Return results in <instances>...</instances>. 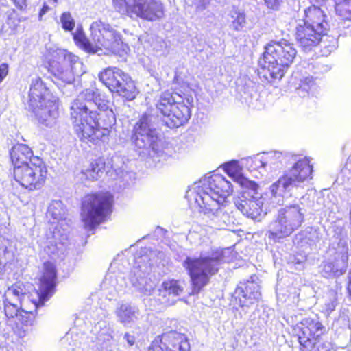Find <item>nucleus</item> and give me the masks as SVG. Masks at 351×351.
Returning a JSON list of instances; mask_svg holds the SVG:
<instances>
[{
  "instance_id": "obj_11",
  "label": "nucleus",
  "mask_w": 351,
  "mask_h": 351,
  "mask_svg": "<svg viewBox=\"0 0 351 351\" xmlns=\"http://www.w3.org/2000/svg\"><path fill=\"white\" fill-rule=\"evenodd\" d=\"M193 90L187 82H182L176 88V95L180 99L171 112V114L164 121L169 128H176L187 123L191 117L193 107Z\"/></svg>"
},
{
  "instance_id": "obj_25",
  "label": "nucleus",
  "mask_w": 351,
  "mask_h": 351,
  "mask_svg": "<svg viewBox=\"0 0 351 351\" xmlns=\"http://www.w3.org/2000/svg\"><path fill=\"white\" fill-rule=\"evenodd\" d=\"M16 319V327L14 332L19 337H22L25 335L27 330V328H24V327L27 328L33 325L35 319V313L33 311H25L21 308Z\"/></svg>"
},
{
  "instance_id": "obj_26",
  "label": "nucleus",
  "mask_w": 351,
  "mask_h": 351,
  "mask_svg": "<svg viewBox=\"0 0 351 351\" xmlns=\"http://www.w3.org/2000/svg\"><path fill=\"white\" fill-rule=\"evenodd\" d=\"M73 37L75 44L80 49L88 53H95L92 40H89L82 28H77Z\"/></svg>"
},
{
  "instance_id": "obj_41",
  "label": "nucleus",
  "mask_w": 351,
  "mask_h": 351,
  "mask_svg": "<svg viewBox=\"0 0 351 351\" xmlns=\"http://www.w3.org/2000/svg\"><path fill=\"white\" fill-rule=\"evenodd\" d=\"M124 338L130 346H133L134 344L135 340L134 336L128 333H125L124 335Z\"/></svg>"
},
{
  "instance_id": "obj_30",
  "label": "nucleus",
  "mask_w": 351,
  "mask_h": 351,
  "mask_svg": "<svg viewBox=\"0 0 351 351\" xmlns=\"http://www.w3.org/2000/svg\"><path fill=\"white\" fill-rule=\"evenodd\" d=\"M232 19L230 26L235 32H240L245 27L247 24L246 15L243 12L235 10L232 11L231 14Z\"/></svg>"
},
{
  "instance_id": "obj_10",
  "label": "nucleus",
  "mask_w": 351,
  "mask_h": 351,
  "mask_svg": "<svg viewBox=\"0 0 351 351\" xmlns=\"http://www.w3.org/2000/svg\"><path fill=\"white\" fill-rule=\"evenodd\" d=\"M28 165L14 169V181L24 190H41L48 179V169L43 158H34Z\"/></svg>"
},
{
  "instance_id": "obj_44",
  "label": "nucleus",
  "mask_w": 351,
  "mask_h": 351,
  "mask_svg": "<svg viewBox=\"0 0 351 351\" xmlns=\"http://www.w3.org/2000/svg\"><path fill=\"white\" fill-rule=\"evenodd\" d=\"M95 104H97V108L99 107V106H100V107H101V106H104L105 107L109 108L106 104H102V105H101V104H97V102H95Z\"/></svg>"
},
{
  "instance_id": "obj_15",
  "label": "nucleus",
  "mask_w": 351,
  "mask_h": 351,
  "mask_svg": "<svg viewBox=\"0 0 351 351\" xmlns=\"http://www.w3.org/2000/svg\"><path fill=\"white\" fill-rule=\"evenodd\" d=\"M58 270L55 264L49 261L43 263V271L38 279L36 306L43 305L55 293L57 284Z\"/></svg>"
},
{
  "instance_id": "obj_18",
  "label": "nucleus",
  "mask_w": 351,
  "mask_h": 351,
  "mask_svg": "<svg viewBox=\"0 0 351 351\" xmlns=\"http://www.w3.org/2000/svg\"><path fill=\"white\" fill-rule=\"evenodd\" d=\"M186 281L184 279L167 278L162 281L158 290L162 302L167 305H173L176 300L173 298L178 297L184 293Z\"/></svg>"
},
{
  "instance_id": "obj_34",
  "label": "nucleus",
  "mask_w": 351,
  "mask_h": 351,
  "mask_svg": "<svg viewBox=\"0 0 351 351\" xmlns=\"http://www.w3.org/2000/svg\"><path fill=\"white\" fill-rule=\"evenodd\" d=\"M148 127V117L146 114L142 115L134 126V131L136 134H141Z\"/></svg>"
},
{
  "instance_id": "obj_9",
  "label": "nucleus",
  "mask_w": 351,
  "mask_h": 351,
  "mask_svg": "<svg viewBox=\"0 0 351 351\" xmlns=\"http://www.w3.org/2000/svg\"><path fill=\"white\" fill-rule=\"evenodd\" d=\"M304 218V214L298 205H289L281 208L267 231L268 238L276 242L290 236L301 227Z\"/></svg>"
},
{
  "instance_id": "obj_37",
  "label": "nucleus",
  "mask_w": 351,
  "mask_h": 351,
  "mask_svg": "<svg viewBox=\"0 0 351 351\" xmlns=\"http://www.w3.org/2000/svg\"><path fill=\"white\" fill-rule=\"evenodd\" d=\"M265 5L269 9L277 10L280 3H282V0H264Z\"/></svg>"
},
{
  "instance_id": "obj_13",
  "label": "nucleus",
  "mask_w": 351,
  "mask_h": 351,
  "mask_svg": "<svg viewBox=\"0 0 351 351\" xmlns=\"http://www.w3.org/2000/svg\"><path fill=\"white\" fill-rule=\"evenodd\" d=\"M236 182L242 188L241 197L235 202L236 207L245 216L252 219L260 217L262 213V206L256 199L258 185L243 176H239Z\"/></svg>"
},
{
  "instance_id": "obj_23",
  "label": "nucleus",
  "mask_w": 351,
  "mask_h": 351,
  "mask_svg": "<svg viewBox=\"0 0 351 351\" xmlns=\"http://www.w3.org/2000/svg\"><path fill=\"white\" fill-rule=\"evenodd\" d=\"M127 73L116 66H108L98 74L100 82L112 93L119 87Z\"/></svg>"
},
{
  "instance_id": "obj_19",
  "label": "nucleus",
  "mask_w": 351,
  "mask_h": 351,
  "mask_svg": "<svg viewBox=\"0 0 351 351\" xmlns=\"http://www.w3.org/2000/svg\"><path fill=\"white\" fill-rule=\"evenodd\" d=\"M303 24L313 28L327 32L329 29V21L325 11L319 6L311 4L304 9Z\"/></svg>"
},
{
  "instance_id": "obj_29",
  "label": "nucleus",
  "mask_w": 351,
  "mask_h": 351,
  "mask_svg": "<svg viewBox=\"0 0 351 351\" xmlns=\"http://www.w3.org/2000/svg\"><path fill=\"white\" fill-rule=\"evenodd\" d=\"M106 169V162L104 158L99 157L93 160L90 164L88 169L86 170L87 173L92 177L93 179H97L99 174L103 173Z\"/></svg>"
},
{
  "instance_id": "obj_1",
  "label": "nucleus",
  "mask_w": 351,
  "mask_h": 351,
  "mask_svg": "<svg viewBox=\"0 0 351 351\" xmlns=\"http://www.w3.org/2000/svg\"><path fill=\"white\" fill-rule=\"evenodd\" d=\"M70 118L79 140L95 145L108 141L117 123L112 108L99 106L98 110H91L78 99L70 108Z\"/></svg>"
},
{
  "instance_id": "obj_12",
  "label": "nucleus",
  "mask_w": 351,
  "mask_h": 351,
  "mask_svg": "<svg viewBox=\"0 0 351 351\" xmlns=\"http://www.w3.org/2000/svg\"><path fill=\"white\" fill-rule=\"evenodd\" d=\"M313 171V167L308 158H300L271 185V193L276 196L279 193L280 187L285 190L291 186H300V184L312 179Z\"/></svg>"
},
{
  "instance_id": "obj_2",
  "label": "nucleus",
  "mask_w": 351,
  "mask_h": 351,
  "mask_svg": "<svg viewBox=\"0 0 351 351\" xmlns=\"http://www.w3.org/2000/svg\"><path fill=\"white\" fill-rule=\"evenodd\" d=\"M298 51L290 40L271 39L265 46L263 53V67L267 74L265 77L271 81L280 80L295 62Z\"/></svg>"
},
{
  "instance_id": "obj_6",
  "label": "nucleus",
  "mask_w": 351,
  "mask_h": 351,
  "mask_svg": "<svg viewBox=\"0 0 351 351\" xmlns=\"http://www.w3.org/2000/svg\"><path fill=\"white\" fill-rule=\"evenodd\" d=\"M112 2L115 11L123 18L154 22L165 17V6L160 0H112Z\"/></svg>"
},
{
  "instance_id": "obj_42",
  "label": "nucleus",
  "mask_w": 351,
  "mask_h": 351,
  "mask_svg": "<svg viewBox=\"0 0 351 351\" xmlns=\"http://www.w3.org/2000/svg\"><path fill=\"white\" fill-rule=\"evenodd\" d=\"M95 95V93L92 90H86V93H85V95L87 96H90V95H92L93 97Z\"/></svg>"
},
{
  "instance_id": "obj_4",
  "label": "nucleus",
  "mask_w": 351,
  "mask_h": 351,
  "mask_svg": "<svg viewBox=\"0 0 351 351\" xmlns=\"http://www.w3.org/2000/svg\"><path fill=\"white\" fill-rule=\"evenodd\" d=\"M114 198L107 191H99L84 195L81 202L80 217L86 229L95 230L108 221L113 212Z\"/></svg>"
},
{
  "instance_id": "obj_36",
  "label": "nucleus",
  "mask_w": 351,
  "mask_h": 351,
  "mask_svg": "<svg viewBox=\"0 0 351 351\" xmlns=\"http://www.w3.org/2000/svg\"><path fill=\"white\" fill-rule=\"evenodd\" d=\"M9 72V66L7 63L0 64V83L6 77Z\"/></svg>"
},
{
  "instance_id": "obj_28",
  "label": "nucleus",
  "mask_w": 351,
  "mask_h": 351,
  "mask_svg": "<svg viewBox=\"0 0 351 351\" xmlns=\"http://www.w3.org/2000/svg\"><path fill=\"white\" fill-rule=\"evenodd\" d=\"M335 10L343 20L351 21V0H333Z\"/></svg>"
},
{
  "instance_id": "obj_22",
  "label": "nucleus",
  "mask_w": 351,
  "mask_h": 351,
  "mask_svg": "<svg viewBox=\"0 0 351 351\" xmlns=\"http://www.w3.org/2000/svg\"><path fill=\"white\" fill-rule=\"evenodd\" d=\"M179 100L180 99L176 95V88L173 91L164 90L159 95L155 106L163 121L171 114L172 109Z\"/></svg>"
},
{
  "instance_id": "obj_40",
  "label": "nucleus",
  "mask_w": 351,
  "mask_h": 351,
  "mask_svg": "<svg viewBox=\"0 0 351 351\" xmlns=\"http://www.w3.org/2000/svg\"><path fill=\"white\" fill-rule=\"evenodd\" d=\"M15 5L20 10H23L27 6V0H12Z\"/></svg>"
},
{
  "instance_id": "obj_43",
  "label": "nucleus",
  "mask_w": 351,
  "mask_h": 351,
  "mask_svg": "<svg viewBox=\"0 0 351 351\" xmlns=\"http://www.w3.org/2000/svg\"><path fill=\"white\" fill-rule=\"evenodd\" d=\"M62 0H49L53 4L58 5Z\"/></svg>"
},
{
  "instance_id": "obj_3",
  "label": "nucleus",
  "mask_w": 351,
  "mask_h": 351,
  "mask_svg": "<svg viewBox=\"0 0 351 351\" xmlns=\"http://www.w3.org/2000/svg\"><path fill=\"white\" fill-rule=\"evenodd\" d=\"M223 258L221 251L215 250L210 256H187L184 260L182 266L190 278L189 295H197L210 283L211 278L219 272Z\"/></svg>"
},
{
  "instance_id": "obj_8",
  "label": "nucleus",
  "mask_w": 351,
  "mask_h": 351,
  "mask_svg": "<svg viewBox=\"0 0 351 351\" xmlns=\"http://www.w3.org/2000/svg\"><path fill=\"white\" fill-rule=\"evenodd\" d=\"M51 92L41 77L34 79L28 93L27 104L32 112L41 121H47L58 114V104L51 99Z\"/></svg>"
},
{
  "instance_id": "obj_20",
  "label": "nucleus",
  "mask_w": 351,
  "mask_h": 351,
  "mask_svg": "<svg viewBox=\"0 0 351 351\" xmlns=\"http://www.w3.org/2000/svg\"><path fill=\"white\" fill-rule=\"evenodd\" d=\"M326 32L304 24L298 25L295 29V38L303 49H311L319 45Z\"/></svg>"
},
{
  "instance_id": "obj_7",
  "label": "nucleus",
  "mask_w": 351,
  "mask_h": 351,
  "mask_svg": "<svg viewBox=\"0 0 351 351\" xmlns=\"http://www.w3.org/2000/svg\"><path fill=\"white\" fill-rule=\"evenodd\" d=\"M294 330L299 342V351H335L330 341H323L326 330L319 321L304 319L295 325Z\"/></svg>"
},
{
  "instance_id": "obj_27",
  "label": "nucleus",
  "mask_w": 351,
  "mask_h": 351,
  "mask_svg": "<svg viewBox=\"0 0 351 351\" xmlns=\"http://www.w3.org/2000/svg\"><path fill=\"white\" fill-rule=\"evenodd\" d=\"M64 58L62 56L57 55L51 58L47 61V68L48 71L54 76L61 80L64 79V69L62 64Z\"/></svg>"
},
{
  "instance_id": "obj_45",
  "label": "nucleus",
  "mask_w": 351,
  "mask_h": 351,
  "mask_svg": "<svg viewBox=\"0 0 351 351\" xmlns=\"http://www.w3.org/2000/svg\"><path fill=\"white\" fill-rule=\"evenodd\" d=\"M315 2L317 3H319V2H324L326 1V0H314Z\"/></svg>"
},
{
  "instance_id": "obj_39",
  "label": "nucleus",
  "mask_w": 351,
  "mask_h": 351,
  "mask_svg": "<svg viewBox=\"0 0 351 351\" xmlns=\"http://www.w3.org/2000/svg\"><path fill=\"white\" fill-rule=\"evenodd\" d=\"M337 305V298H335L334 300L328 302L325 304L326 311L328 313H330L334 311Z\"/></svg>"
},
{
  "instance_id": "obj_16",
  "label": "nucleus",
  "mask_w": 351,
  "mask_h": 351,
  "mask_svg": "<svg viewBox=\"0 0 351 351\" xmlns=\"http://www.w3.org/2000/svg\"><path fill=\"white\" fill-rule=\"evenodd\" d=\"M90 30L95 53L99 51L110 50L113 48L118 34L110 25L97 21L91 24Z\"/></svg>"
},
{
  "instance_id": "obj_17",
  "label": "nucleus",
  "mask_w": 351,
  "mask_h": 351,
  "mask_svg": "<svg viewBox=\"0 0 351 351\" xmlns=\"http://www.w3.org/2000/svg\"><path fill=\"white\" fill-rule=\"evenodd\" d=\"M254 276L250 279L241 282L235 289V300L241 307H248L259 302L261 299V287L254 280Z\"/></svg>"
},
{
  "instance_id": "obj_31",
  "label": "nucleus",
  "mask_w": 351,
  "mask_h": 351,
  "mask_svg": "<svg viewBox=\"0 0 351 351\" xmlns=\"http://www.w3.org/2000/svg\"><path fill=\"white\" fill-rule=\"evenodd\" d=\"M117 315L120 322L124 324H129L134 320L135 312L132 307L121 305L117 311Z\"/></svg>"
},
{
  "instance_id": "obj_21",
  "label": "nucleus",
  "mask_w": 351,
  "mask_h": 351,
  "mask_svg": "<svg viewBox=\"0 0 351 351\" xmlns=\"http://www.w3.org/2000/svg\"><path fill=\"white\" fill-rule=\"evenodd\" d=\"M10 157L13 170L28 165L33 162L34 158H41L38 156H35L32 148L23 143L14 145L10 151Z\"/></svg>"
},
{
  "instance_id": "obj_38",
  "label": "nucleus",
  "mask_w": 351,
  "mask_h": 351,
  "mask_svg": "<svg viewBox=\"0 0 351 351\" xmlns=\"http://www.w3.org/2000/svg\"><path fill=\"white\" fill-rule=\"evenodd\" d=\"M50 10L51 8L49 5L46 2H44L38 14V20L42 21L43 16Z\"/></svg>"
},
{
  "instance_id": "obj_33",
  "label": "nucleus",
  "mask_w": 351,
  "mask_h": 351,
  "mask_svg": "<svg viewBox=\"0 0 351 351\" xmlns=\"http://www.w3.org/2000/svg\"><path fill=\"white\" fill-rule=\"evenodd\" d=\"M21 307L12 304L9 301L4 302V313L8 319L16 318Z\"/></svg>"
},
{
  "instance_id": "obj_14",
  "label": "nucleus",
  "mask_w": 351,
  "mask_h": 351,
  "mask_svg": "<svg viewBox=\"0 0 351 351\" xmlns=\"http://www.w3.org/2000/svg\"><path fill=\"white\" fill-rule=\"evenodd\" d=\"M147 351H191V346L185 333L169 330L156 335Z\"/></svg>"
},
{
  "instance_id": "obj_35",
  "label": "nucleus",
  "mask_w": 351,
  "mask_h": 351,
  "mask_svg": "<svg viewBox=\"0 0 351 351\" xmlns=\"http://www.w3.org/2000/svg\"><path fill=\"white\" fill-rule=\"evenodd\" d=\"M10 289L14 295L21 296L25 294L26 286L23 282L18 280L10 287Z\"/></svg>"
},
{
  "instance_id": "obj_46",
  "label": "nucleus",
  "mask_w": 351,
  "mask_h": 351,
  "mask_svg": "<svg viewBox=\"0 0 351 351\" xmlns=\"http://www.w3.org/2000/svg\"><path fill=\"white\" fill-rule=\"evenodd\" d=\"M344 272H345V270L341 271V274H343Z\"/></svg>"
},
{
  "instance_id": "obj_24",
  "label": "nucleus",
  "mask_w": 351,
  "mask_h": 351,
  "mask_svg": "<svg viewBox=\"0 0 351 351\" xmlns=\"http://www.w3.org/2000/svg\"><path fill=\"white\" fill-rule=\"evenodd\" d=\"M125 99L130 101L134 100L139 93V90L136 85L135 82L131 76L127 73L119 87L112 92Z\"/></svg>"
},
{
  "instance_id": "obj_5",
  "label": "nucleus",
  "mask_w": 351,
  "mask_h": 351,
  "mask_svg": "<svg viewBox=\"0 0 351 351\" xmlns=\"http://www.w3.org/2000/svg\"><path fill=\"white\" fill-rule=\"evenodd\" d=\"M232 192L231 183L224 176L215 173L208 177L195 197L204 213H215L224 206Z\"/></svg>"
},
{
  "instance_id": "obj_32",
  "label": "nucleus",
  "mask_w": 351,
  "mask_h": 351,
  "mask_svg": "<svg viewBox=\"0 0 351 351\" xmlns=\"http://www.w3.org/2000/svg\"><path fill=\"white\" fill-rule=\"evenodd\" d=\"M60 22L62 29L66 32H72L75 27V21L70 12H64L61 14Z\"/></svg>"
}]
</instances>
